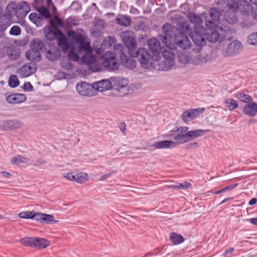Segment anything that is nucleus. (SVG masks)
<instances>
[{"mask_svg": "<svg viewBox=\"0 0 257 257\" xmlns=\"http://www.w3.org/2000/svg\"><path fill=\"white\" fill-rule=\"evenodd\" d=\"M6 10L8 12L12 13L13 18L15 14L19 19H23L26 17L30 12V7L27 2L23 1L17 6L13 4H9L7 6Z\"/></svg>", "mask_w": 257, "mask_h": 257, "instance_id": "nucleus-1", "label": "nucleus"}, {"mask_svg": "<svg viewBox=\"0 0 257 257\" xmlns=\"http://www.w3.org/2000/svg\"><path fill=\"white\" fill-rule=\"evenodd\" d=\"M130 56L136 57L142 68H148L152 64V62H150L151 60H152V56L146 48H139L137 51L135 50L133 54H132Z\"/></svg>", "mask_w": 257, "mask_h": 257, "instance_id": "nucleus-2", "label": "nucleus"}, {"mask_svg": "<svg viewBox=\"0 0 257 257\" xmlns=\"http://www.w3.org/2000/svg\"><path fill=\"white\" fill-rule=\"evenodd\" d=\"M116 58V54L114 52L106 51L102 55L101 65L107 70H115L119 66Z\"/></svg>", "mask_w": 257, "mask_h": 257, "instance_id": "nucleus-3", "label": "nucleus"}, {"mask_svg": "<svg viewBox=\"0 0 257 257\" xmlns=\"http://www.w3.org/2000/svg\"><path fill=\"white\" fill-rule=\"evenodd\" d=\"M177 29L170 24H165L163 26V35H161V39L166 47H171V45H174V37Z\"/></svg>", "mask_w": 257, "mask_h": 257, "instance_id": "nucleus-4", "label": "nucleus"}, {"mask_svg": "<svg viewBox=\"0 0 257 257\" xmlns=\"http://www.w3.org/2000/svg\"><path fill=\"white\" fill-rule=\"evenodd\" d=\"M190 36L196 45L202 46L206 44L205 28L202 25L194 26L193 32L190 33Z\"/></svg>", "mask_w": 257, "mask_h": 257, "instance_id": "nucleus-5", "label": "nucleus"}, {"mask_svg": "<svg viewBox=\"0 0 257 257\" xmlns=\"http://www.w3.org/2000/svg\"><path fill=\"white\" fill-rule=\"evenodd\" d=\"M209 132V130H200L197 129L185 133L183 135H177L175 138L180 144H184L187 143L192 140L198 138L203 136L205 133Z\"/></svg>", "mask_w": 257, "mask_h": 257, "instance_id": "nucleus-6", "label": "nucleus"}, {"mask_svg": "<svg viewBox=\"0 0 257 257\" xmlns=\"http://www.w3.org/2000/svg\"><path fill=\"white\" fill-rule=\"evenodd\" d=\"M112 87L120 92V95H124L128 93V81L126 79L119 77H111Z\"/></svg>", "mask_w": 257, "mask_h": 257, "instance_id": "nucleus-7", "label": "nucleus"}, {"mask_svg": "<svg viewBox=\"0 0 257 257\" xmlns=\"http://www.w3.org/2000/svg\"><path fill=\"white\" fill-rule=\"evenodd\" d=\"M173 42L175 44V49L179 48L182 50H188L191 47V42L189 38L182 33H175Z\"/></svg>", "mask_w": 257, "mask_h": 257, "instance_id": "nucleus-8", "label": "nucleus"}, {"mask_svg": "<svg viewBox=\"0 0 257 257\" xmlns=\"http://www.w3.org/2000/svg\"><path fill=\"white\" fill-rule=\"evenodd\" d=\"M96 82L90 85L86 82L78 83L76 85V90L78 93L81 95L91 96L95 95L96 91Z\"/></svg>", "mask_w": 257, "mask_h": 257, "instance_id": "nucleus-9", "label": "nucleus"}, {"mask_svg": "<svg viewBox=\"0 0 257 257\" xmlns=\"http://www.w3.org/2000/svg\"><path fill=\"white\" fill-rule=\"evenodd\" d=\"M147 45L152 53V60L158 61L160 59V52L162 47L160 46V42L156 38H151L147 42Z\"/></svg>", "mask_w": 257, "mask_h": 257, "instance_id": "nucleus-10", "label": "nucleus"}, {"mask_svg": "<svg viewBox=\"0 0 257 257\" xmlns=\"http://www.w3.org/2000/svg\"><path fill=\"white\" fill-rule=\"evenodd\" d=\"M37 69V64L33 62L26 63L18 70V73L23 77H28L34 74Z\"/></svg>", "mask_w": 257, "mask_h": 257, "instance_id": "nucleus-11", "label": "nucleus"}, {"mask_svg": "<svg viewBox=\"0 0 257 257\" xmlns=\"http://www.w3.org/2000/svg\"><path fill=\"white\" fill-rule=\"evenodd\" d=\"M231 8L240 11L242 15L248 16L250 14L253 7L246 0H238L237 4H233Z\"/></svg>", "mask_w": 257, "mask_h": 257, "instance_id": "nucleus-12", "label": "nucleus"}, {"mask_svg": "<svg viewBox=\"0 0 257 257\" xmlns=\"http://www.w3.org/2000/svg\"><path fill=\"white\" fill-rule=\"evenodd\" d=\"M241 47L242 44L238 40L232 41L228 44L223 55L225 57L234 56L238 53Z\"/></svg>", "mask_w": 257, "mask_h": 257, "instance_id": "nucleus-13", "label": "nucleus"}, {"mask_svg": "<svg viewBox=\"0 0 257 257\" xmlns=\"http://www.w3.org/2000/svg\"><path fill=\"white\" fill-rule=\"evenodd\" d=\"M23 123L17 119L5 120L0 123V129L3 131H12L21 128Z\"/></svg>", "mask_w": 257, "mask_h": 257, "instance_id": "nucleus-14", "label": "nucleus"}, {"mask_svg": "<svg viewBox=\"0 0 257 257\" xmlns=\"http://www.w3.org/2000/svg\"><path fill=\"white\" fill-rule=\"evenodd\" d=\"M226 6L228 10L225 11L224 14V19L229 24H233L238 20V18L236 14V12L237 11L231 8V6L233 7V4H227Z\"/></svg>", "mask_w": 257, "mask_h": 257, "instance_id": "nucleus-15", "label": "nucleus"}, {"mask_svg": "<svg viewBox=\"0 0 257 257\" xmlns=\"http://www.w3.org/2000/svg\"><path fill=\"white\" fill-rule=\"evenodd\" d=\"M204 108H197L196 109H190L186 110L182 114L181 117L183 121L187 122L190 120L194 119L197 117L200 113L203 112Z\"/></svg>", "mask_w": 257, "mask_h": 257, "instance_id": "nucleus-16", "label": "nucleus"}, {"mask_svg": "<svg viewBox=\"0 0 257 257\" xmlns=\"http://www.w3.org/2000/svg\"><path fill=\"white\" fill-rule=\"evenodd\" d=\"M33 219L40 223H45L47 224H53L57 221L54 219V216L52 215L42 213H36L35 211Z\"/></svg>", "mask_w": 257, "mask_h": 257, "instance_id": "nucleus-17", "label": "nucleus"}, {"mask_svg": "<svg viewBox=\"0 0 257 257\" xmlns=\"http://www.w3.org/2000/svg\"><path fill=\"white\" fill-rule=\"evenodd\" d=\"M123 44L127 48V51L130 55L133 54L137 48V41L131 36H124L122 39Z\"/></svg>", "mask_w": 257, "mask_h": 257, "instance_id": "nucleus-18", "label": "nucleus"}, {"mask_svg": "<svg viewBox=\"0 0 257 257\" xmlns=\"http://www.w3.org/2000/svg\"><path fill=\"white\" fill-rule=\"evenodd\" d=\"M7 101L11 104H18L24 102L26 99V96L22 93H12L6 94Z\"/></svg>", "mask_w": 257, "mask_h": 257, "instance_id": "nucleus-19", "label": "nucleus"}, {"mask_svg": "<svg viewBox=\"0 0 257 257\" xmlns=\"http://www.w3.org/2000/svg\"><path fill=\"white\" fill-rule=\"evenodd\" d=\"M13 14L8 12L6 10L5 14L0 18V30L1 31H5L9 27L13 21Z\"/></svg>", "mask_w": 257, "mask_h": 257, "instance_id": "nucleus-20", "label": "nucleus"}, {"mask_svg": "<svg viewBox=\"0 0 257 257\" xmlns=\"http://www.w3.org/2000/svg\"><path fill=\"white\" fill-rule=\"evenodd\" d=\"M80 41L77 40L76 43L79 44V50L80 52H87L92 50L90 46V39L86 35H82Z\"/></svg>", "mask_w": 257, "mask_h": 257, "instance_id": "nucleus-21", "label": "nucleus"}, {"mask_svg": "<svg viewBox=\"0 0 257 257\" xmlns=\"http://www.w3.org/2000/svg\"><path fill=\"white\" fill-rule=\"evenodd\" d=\"M172 141H162L155 142L152 147L155 149H167L175 147L177 145L180 144L176 140Z\"/></svg>", "mask_w": 257, "mask_h": 257, "instance_id": "nucleus-22", "label": "nucleus"}, {"mask_svg": "<svg viewBox=\"0 0 257 257\" xmlns=\"http://www.w3.org/2000/svg\"><path fill=\"white\" fill-rule=\"evenodd\" d=\"M113 50L114 51V52L116 53L117 56L119 55L120 60L123 64L129 59L130 57H128L124 53V52L126 51V48H124L121 44H118L115 45Z\"/></svg>", "mask_w": 257, "mask_h": 257, "instance_id": "nucleus-23", "label": "nucleus"}, {"mask_svg": "<svg viewBox=\"0 0 257 257\" xmlns=\"http://www.w3.org/2000/svg\"><path fill=\"white\" fill-rule=\"evenodd\" d=\"M61 56V51L59 49L56 47H52L50 49L47 50L46 52V58L51 61H55L57 60Z\"/></svg>", "mask_w": 257, "mask_h": 257, "instance_id": "nucleus-24", "label": "nucleus"}, {"mask_svg": "<svg viewBox=\"0 0 257 257\" xmlns=\"http://www.w3.org/2000/svg\"><path fill=\"white\" fill-rule=\"evenodd\" d=\"M160 53H161L163 58L166 60V62L168 61L169 65L173 64L172 62L174 59L175 55L172 51V47H162Z\"/></svg>", "mask_w": 257, "mask_h": 257, "instance_id": "nucleus-25", "label": "nucleus"}, {"mask_svg": "<svg viewBox=\"0 0 257 257\" xmlns=\"http://www.w3.org/2000/svg\"><path fill=\"white\" fill-rule=\"evenodd\" d=\"M116 42V40L113 37L109 36L105 38L101 43V47L99 48L97 47V57L102 52L103 50L109 48L113 44H115Z\"/></svg>", "mask_w": 257, "mask_h": 257, "instance_id": "nucleus-26", "label": "nucleus"}, {"mask_svg": "<svg viewBox=\"0 0 257 257\" xmlns=\"http://www.w3.org/2000/svg\"><path fill=\"white\" fill-rule=\"evenodd\" d=\"M243 112L249 116H255L257 114V103L251 101L247 103L243 107Z\"/></svg>", "mask_w": 257, "mask_h": 257, "instance_id": "nucleus-27", "label": "nucleus"}, {"mask_svg": "<svg viewBox=\"0 0 257 257\" xmlns=\"http://www.w3.org/2000/svg\"><path fill=\"white\" fill-rule=\"evenodd\" d=\"M188 127L186 126H181L179 127H176L170 131L166 136L168 138H173L175 140V138L177 135H183L184 133H186L188 130Z\"/></svg>", "mask_w": 257, "mask_h": 257, "instance_id": "nucleus-28", "label": "nucleus"}, {"mask_svg": "<svg viewBox=\"0 0 257 257\" xmlns=\"http://www.w3.org/2000/svg\"><path fill=\"white\" fill-rule=\"evenodd\" d=\"M220 35L214 29L205 30L206 40L211 43H215L219 40Z\"/></svg>", "mask_w": 257, "mask_h": 257, "instance_id": "nucleus-29", "label": "nucleus"}, {"mask_svg": "<svg viewBox=\"0 0 257 257\" xmlns=\"http://www.w3.org/2000/svg\"><path fill=\"white\" fill-rule=\"evenodd\" d=\"M82 62L86 65H91L96 61V56L92 55V50L85 52L81 58Z\"/></svg>", "mask_w": 257, "mask_h": 257, "instance_id": "nucleus-30", "label": "nucleus"}, {"mask_svg": "<svg viewBox=\"0 0 257 257\" xmlns=\"http://www.w3.org/2000/svg\"><path fill=\"white\" fill-rule=\"evenodd\" d=\"M49 241L42 238L34 237L33 247L45 248L49 245Z\"/></svg>", "mask_w": 257, "mask_h": 257, "instance_id": "nucleus-31", "label": "nucleus"}, {"mask_svg": "<svg viewBox=\"0 0 257 257\" xmlns=\"http://www.w3.org/2000/svg\"><path fill=\"white\" fill-rule=\"evenodd\" d=\"M30 47L32 50H38L40 52L45 48V45L41 40L36 38L31 42Z\"/></svg>", "mask_w": 257, "mask_h": 257, "instance_id": "nucleus-32", "label": "nucleus"}, {"mask_svg": "<svg viewBox=\"0 0 257 257\" xmlns=\"http://www.w3.org/2000/svg\"><path fill=\"white\" fill-rule=\"evenodd\" d=\"M112 87L111 82L107 80H101L97 81V91H104Z\"/></svg>", "mask_w": 257, "mask_h": 257, "instance_id": "nucleus-33", "label": "nucleus"}, {"mask_svg": "<svg viewBox=\"0 0 257 257\" xmlns=\"http://www.w3.org/2000/svg\"><path fill=\"white\" fill-rule=\"evenodd\" d=\"M26 57L29 60H36L40 61L41 60L40 52L38 50H32L27 51L26 53Z\"/></svg>", "mask_w": 257, "mask_h": 257, "instance_id": "nucleus-34", "label": "nucleus"}, {"mask_svg": "<svg viewBox=\"0 0 257 257\" xmlns=\"http://www.w3.org/2000/svg\"><path fill=\"white\" fill-rule=\"evenodd\" d=\"M188 20L192 24H195V26L201 25L202 23L201 17L194 13L189 12L187 15Z\"/></svg>", "mask_w": 257, "mask_h": 257, "instance_id": "nucleus-35", "label": "nucleus"}, {"mask_svg": "<svg viewBox=\"0 0 257 257\" xmlns=\"http://www.w3.org/2000/svg\"><path fill=\"white\" fill-rule=\"evenodd\" d=\"M234 96L238 100L246 103H248L253 101L252 98L249 95L243 92H236L234 94Z\"/></svg>", "mask_w": 257, "mask_h": 257, "instance_id": "nucleus-36", "label": "nucleus"}, {"mask_svg": "<svg viewBox=\"0 0 257 257\" xmlns=\"http://www.w3.org/2000/svg\"><path fill=\"white\" fill-rule=\"evenodd\" d=\"M116 23L123 26H128L131 24V19L127 16L118 15L115 19Z\"/></svg>", "mask_w": 257, "mask_h": 257, "instance_id": "nucleus-37", "label": "nucleus"}, {"mask_svg": "<svg viewBox=\"0 0 257 257\" xmlns=\"http://www.w3.org/2000/svg\"><path fill=\"white\" fill-rule=\"evenodd\" d=\"M30 161L29 159L25 158L22 155H18L13 157L11 162L13 165H19L20 163H29Z\"/></svg>", "mask_w": 257, "mask_h": 257, "instance_id": "nucleus-38", "label": "nucleus"}, {"mask_svg": "<svg viewBox=\"0 0 257 257\" xmlns=\"http://www.w3.org/2000/svg\"><path fill=\"white\" fill-rule=\"evenodd\" d=\"M169 238L174 244H180L184 241V239L181 235L175 232L170 233Z\"/></svg>", "mask_w": 257, "mask_h": 257, "instance_id": "nucleus-39", "label": "nucleus"}, {"mask_svg": "<svg viewBox=\"0 0 257 257\" xmlns=\"http://www.w3.org/2000/svg\"><path fill=\"white\" fill-rule=\"evenodd\" d=\"M209 15L211 20L219 23L220 13L219 10L215 8H212L209 10Z\"/></svg>", "mask_w": 257, "mask_h": 257, "instance_id": "nucleus-40", "label": "nucleus"}, {"mask_svg": "<svg viewBox=\"0 0 257 257\" xmlns=\"http://www.w3.org/2000/svg\"><path fill=\"white\" fill-rule=\"evenodd\" d=\"M36 10L40 15L47 19L51 17L49 10L45 7L42 6L36 8Z\"/></svg>", "mask_w": 257, "mask_h": 257, "instance_id": "nucleus-41", "label": "nucleus"}, {"mask_svg": "<svg viewBox=\"0 0 257 257\" xmlns=\"http://www.w3.org/2000/svg\"><path fill=\"white\" fill-rule=\"evenodd\" d=\"M225 103L226 106L230 110H233L238 107V103L237 101L232 98H227L225 100Z\"/></svg>", "mask_w": 257, "mask_h": 257, "instance_id": "nucleus-42", "label": "nucleus"}, {"mask_svg": "<svg viewBox=\"0 0 257 257\" xmlns=\"http://www.w3.org/2000/svg\"><path fill=\"white\" fill-rule=\"evenodd\" d=\"M87 175L84 173L75 174V180L74 181L78 183H83L87 180Z\"/></svg>", "mask_w": 257, "mask_h": 257, "instance_id": "nucleus-43", "label": "nucleus"}, {"mask_svg": "<svg viewBox=\"0 0 257 257\" xmlns=\"http://www.w3.org/2000/svg\"><path fill=\"white\" fill-rule=\"evenodd\" d=\"M58 45L64 50H67L68 49V43L66 38L64 36L60 37L58 39Z\"/></svg>", "mask_w": 257, "mask_h": 257, "instance_id": "nucleus-44", "label": "nucleus"}, {"mask_svg": "<svg viewBox=\"0 0 257 257\" xmlns=\"http://www.w3.org/2000/svg\"><path fill=\"white\" fill-rule=\"evenodd\" d=\"M9 85L12 88H15L19 85V81L16 75H11L9 80Z\"/></svg>", "mask_w": 257, "mask_h": 257, "instance_id": "nucleus-45", "label": "nucleus"}, {"mask_svg": "<svg viewBox=\"0 0 257 257\" xmlns=\"http://www.w3.org/2000/svg\"><path fill=\"white\" fill-rule=\"evenodd\" d=\"M253 25L251 21L245 18H242V20L240 23V26L242 29H248Z\"/></svg>", "mask_w": 257, "mask_h": 257, "instance_id": "nucleus-46", "label": "nucleus"}, {"mask_svg": "<svg viewBox=\"0 0 257 257\" xmlns=\"http://www.w3.org/2000/svg\"><path fill=\"white\" fill-rule=\"evenodd\" d=\"M82 35L81 34H76L73 30H69L67 32V36L71 38L75 43L77 40L80 41L81 37Z\"/></svg>", "mask_w": 257, "mask_h": 257, "instance_id": "nucleus-47", "label": "nucleus"}, {"mask_svg": "<svg viewBox=\"0 0 257 257\" xmlns=\"http://www.w3.org/2000/svg\"><path fill=\"white\" fill-rule=\"evenodd\" d=\"M34 237H24L21 239L20 242L26 246L33 247Z\"/></svg>", "mask_w": 257, "mask_h": 257, "instance_id": "nucleus-48", "label": "nucleus"}, {"mask_svg": "<svg viewBox=\"0 0 257 257\" xmlns=\"http://www.w3.org/2000/svg\"><path fill=\"white\" fill-rule=\"evenodd\" d=\"M96 11V5L95 3H92L91 6L88 8L85 14V16L88 18L92 17V15L95 13Z\"/></svg>", "mask_w": 257, "mask_h": 257, "instance_id": "nucleus-49", "label": "nucleus"}, {"mask_svg": "<svg viewBox=\"0 0 257 257\" xmlns=\"http://www.w3.org/2000/svg\"><path fill=\"white\" fill-rule=\"evenodd\" d=\"M247 42L251 45H257V32L252 33L247 37Z\"/></svg>", "mask_w": 257, "mask_h": 257, "instance_id": "nucleus-50", "label": "nucleus"}, {"mask_svg": "<svg viewBox=\"0 0 257 257\" xmlns=\"http://www.w3.org/2000/svg\"><path fill=\"white\" fill-rule=\"evenodd\" d=\"M51 25H57L61 27H63V24L62 20L60 19L58 15H54V18L50 20Z\"/></svg>", "mask_w": 257, "mask_h": 257, "instance_id": "nucleus-51", "label": "nucleus"}, {"mask_svg": "<svg viewBox=\"0 0 257 257\" xmlns=\"http://www.w3.org/2000/svg\"><path fill=\"white\" fill-rule=\"evenodd\" d=\"M123 65L127 68L133 69L136 67L137 63L135 59L132 58L129 59L123 64Z\"/></svg>", "mask_w": 257, "mask_h": 257, "instance_id": "nucleus-52", "label": "nucleus"}, {"mask_svg": "<svg viewBox=\"0 0 257 257\" xmlns=\"http://www.w3.org/2000/svg\"><path fill=\"white\" fill-rule=\"evenodd\" d=\"M171 187L173 189H187L191 187V184L187 182H184V183H179L176 185H172L171 186Z\"/></svg>", "mask_w": 257, "mask_h": 257, "instance_id": "nucleus-53", "label": "nucleus"}, {"mask_svg": "<svg viewBox=\"0 0 257 257\" xmlns=\"http://www.w3.org/2000/svg\"><path fill=\"white\" fill-rule=\"evenodd\" d=\"M69 9L74 11L79 12L82 10V5L78 1H73L69 7Z\"/></svg>", "mask_w": 257, "mask_h": 257, "instance_id": "nucleus-54", "label": "nucleus"}, {"mask_svg": "<svg viewBox=\"0 0 257 257\" xmlns=\"http://www.w3.org/2000/svg\"><path fill=\"white\" fill-rule=\"evenodd\" d=\"M34 211H23L19 213V216L21 218L25 219H33L34 217Z\"/></svg>", "mask_w": 257, "mask_h": 257, "instance_id": "nucleus-55", "label": "nucleus"}, {"mask_svg": "<svg viewBox=\"0 0 257 257\" xmlns=\"http://www.w3.org/2000/svg\"><path fill=\"white\" fill-rule=\"evenodd\" d=\"M21 29L20 27L17 25L13 26L9 32L10 34L13 36H18L21 34Z\"/></svg>", "mask_w": 257, "mask_h": 257, "instance_id": "nucleus-56", "label": "nucleus"}, {"mask_svg": "<svg viewBox=\"0 0 257 257\" xmlns=\"http://www.w3.org/2000/svg\"><path fill=\"white\" fill-rule=\"evenodd\" d=\"M101 4L104 8H114L115 6V3L112 0H103Z\"/></svg>", "mask_w": 257, "mask_h": 257, "instance_id": "nucleus-57", "label": "nucleus"}, {"mask_svg": "<svg viewBox=\"0 0 257 257\" xmlns=\"http://www.w3.org/2000/svg\"><path fill=\"white\" fill-rule=\"evenodd\" d=\"M217 23H219L216 21H213L212 20H206L205 25L206 26L207 29H205V30H208V29L213 30L214 28L216 26Z\"/></svg>", "mask_w": 257, "mask_h": 257, "instance_id": "nucleus-58", "label": "nucleus"}, {"mask_svg": "<svg viewBox=\"0 0 257 257\" xmlns=\"http://www.w3.org/2000/svg\"><path fill=\"white\" fill-rule=\"evenodd\" d=\"M181 27L184 32L189 33V34L191 33L190 32L191 30V27L187 22L182 23Z\"/></svg>", "mask_w": 257, "mask_h": 257, "instance_id": "nucleus-59", "label": "nucleus"}, {"mask_svg": "<svg viewBox=\"0 0 257 257\" xmlns=\"http://www.w3.org/2000/svg\"><path fill=\"white\" fill-rule=\"evenodd\" d=\"M65 178L71 181H74L75 180V174L70 172L67 173H64L63 175Z\"/></svg>", "mask_w": 257, "mask_h": 257, "instance_id": "nucleus-60", "label": "nucleus"}, {"mask_svg": "<svg viewBox=\"0 0 257 257\" xmlns=\"http://www.w3.org/2000/svg\"><path fill=\"white\" fill-rule=\"evenodd\" d=\"M48 32L46 35V36L48 39L52 40L55 38V33L50 28H48Z\"/></svg>", "mask_w": 257, "mask_h": 257, "instance_id": "nucleus-61", "label": "nucleus"}, {"mask_svg": "<svg viewBox=\"0 0 257 257\" xmlns=\"http://www.w3.org/2000/svg\"><path fill=\"white\" fill-rule=\"evenodd\" d=\"M33 86L30 82H25L23 85V89L25 91H30L33 89Z\"/></svg>", "mask_w": 257, "mask_h": 257, "instance_id": "nucleus-62", "label": "nucleus"}, {"mask_svg": "<svg viewBox=\"0 0 257 257\" xmlns=\"http://www.w3.org/2000/svg\"><path fill=\"white\" fill-rule=\"evenodd\" d=\"M118 126L123 135L125 134L126 125L124 122H120L118 124Z\"/></svg>", "mask_w": 257, "mask_h": 257, "instance_id": "nucleus-63", "label": "nucleus"}, {"mask_svg": "<svg viewBox=\"0 0 257 257\" xmlns=\"http://www.w3.org/2000/svg\"><path fill=\"white\" fill-rule=\"evenodd\" d=\"M69 57L74 61H77L78 59V56L74 52L71 51L68 54Z\"/></svg>", "mask_w": 257, "mask_h": 257, "instance_id": "nucleus-64", "label": "nucleus"}]
</instances>
